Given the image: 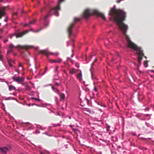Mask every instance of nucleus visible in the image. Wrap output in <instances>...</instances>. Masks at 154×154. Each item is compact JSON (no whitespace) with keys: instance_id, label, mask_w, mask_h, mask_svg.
Instances as JSON below:
<instances>
[{"instance_id":"13d9d810","label":"nucleus","mask_w":154,"mask_h":154,"mask_svg":"<svg viewBox=\"0 0 154 154\" xmlns=\"http://www.w3.org/2000/svg\"><path fill=\"white\" fill-rule=\"evenodd\" d=\"M120 2V1H119L118 2Z\"/></svg>"},{"instance_id":"a18cd8bd","label":"nucleus","mask_w":154,"mask_h":154,"mask_svg":"<svg viewBox=\"0 0 154 154\" xmlns=\"http://www.w3.org/2000/svg\"><path fill=\"white\" fill-rule=\"evenodd\" d=\"M46 71H45L43 73V74H45V73Z\"/></svg>"},{"instance_id":"e2e57ef3","label":"nucleus","mask_w":154,"mask_h":154,"mask_svg":"<svg viewBox=\"0 0 154 154\" xmlns=\"http://www.w3.org/2000/svg\"><path fill=\"white\" fill-rule=\"evenodd\" d=\"M23 154V153H21V154Z\"/></svg>"},{"instance_id":"20e7f679","label":"nucleus","mask_w":154,"mask_h":154,"mask_svg":"<svg viewBox=\"0 0 154 154\" xmlns=\"http://www.w3.org/2000/svg\"><path fill=\"white\" fill-rule=\"evenodd\" d=\"M80 20V18L77 17L75 18L74 19V22L71 23L67 29V32L69 38L72 33V29L73 28L74 25L76 23V22L79 21Z\"/></svg>"},{"instance_id":"680f3d73","label":"nucleus","mask_w":154,"mask_h":154,"mask_svg":"<svg viewBox=\"0 0 154 154\" xmlns=\"http://www.w3.org/2000/svg\"><path fill=\"white\" fill-rule=\"evenodd\" d=\"M1 25V24L0 23V26Z\"/></svg>"},{"instance_id":"6e6552de","label":"nucleus","mask_w":154,"mask_h":154,"mask_svg":"<svg viewBox=\"0 0 154 154\" xmlns=\"http://www.w3.org/2000/svg\"><path fill=\"white\" fill-rule=\"evenodd\" d=\"M93 14L97 15L98 16L100 17L103 20H106L104 14L103 13L99 12L97 10H94L93 11Z\"/></svg>"},{"instance_id":"412c9836","label":"nucleus","mask_w":154,"mask_h":154,"mask_svg":"<svg viewBox=\"0 0 154 154\" xmlns=\"http://www.w3.org/2000/svg\"><path fill=\"white\" fill-rule=\"evenodd\" d=\"M31 99H32V100H36L38 101H41L40 99H38V98H35V97H32L31 98Z\"/></svg>"},{"instance_id":"e433bc0d","label":"nucleus","mask_w":154,"mask_h":154,"mask_svg":"<svg viewBox=\"0 0 154 154\" xmlns=\"http://www.w3.org/2000/svg\"><path fill=\"white\" fill-rule=\"evenodd\" d=\"M45 9V8H44L42 9L41 10V12H42V11Z\"/></svg>"},{"instance_id":"6ab92c4d","label":"nucleus","mask_w":154,"mask_h":154,"mask_svg":"<svg viewBox=\"0 0 154 154\" xmlns=\"http://www.w3.org/2000/svg\"><path fill=\"white\" fill-rule=\"evenodd\" d=\"M49 61L51 63H57V60H55L52 59H49Z\"/></svg>"},{"instance_id":"8fccbe9b","label":"nucleus","mask_w":154,"mask_h":154,"mask_svg":"<svg viewBox=\"0 0 154 154\" xmlns=\"http://www.w3.org/2000/svg\"><path fill=\"white\" fill-rule=\"evenodd\" d=\"M73 54H72V56H71V57H73Z\"/></svg>"},{"instance_id":"4be33fe9","label":"nucleus","mask_w":154,"mask_h":154,"mask_svg":"<svg viewBox=\"0 0 154 154\" xmlns=\"http://www.w3.org/2000/svg\"><path fill=\"white\" fill-rule=\"evenodd\" d=\"M62 61V59H58L57 60V63H60Z\"/></svg>"},{"instance_id":"a19ab883","label":"nucleus","mask_w":154,"mask_h":154,"mask_svg":"<svg viewBox=\"0 0 154 154\" xmlns=\"http://www.w3.org/2000/svg\"><path fill=\"white\" fill-rule=\"evenodd\" d=\"M55 90L57 92H59V91L58 90V89H55Z\"/></svg>"},{"instance_id":"37998d69","label":"nucleus","mask_w":154,"mask_h":154,"mask_svg":"<svg viewBox=\"0 0 154 154\" xmlns=\"http://www.w3.org/2000/svg\"><path fill=\"white\" fill-rule=\"evenodd\" d=\"M38 48V47H36L35 48V49H36V50H37Z\"/></svg>"},{"instance_id":"6e6d98bb","label":"nucleus","mask_w":154,"mask_h":154,"mask_svg":"<svg viewBox=\"0 0 154 154\" xmlns=\"http://www.w3.org/2000/svg\"><path fill=\"white\" fill-rule=\"evenodd\" d=\"M68 59L71 60L70 58H68Z\"/></svg>"},{"instance_id":"4d7b16f0","label":"nucleus","mask_w":154,"mask_h":154,"mask_svg":"<svg viewBox=\"0 0 154 154\" xmlns=\"http://www.w3.org/2000/svg\"><path fill=\"white\" fill-rule=\"evenodd\" d=\"M88 101H89L88 100H87V102H88Z\"/></svg>"},{"instance_id":"f704fd0d","label":"nucleus","mask_w":154,"mask_h":154,"mask_svg":"<svg viewBox=\"0 0 154 154\" xmlns=\"http://www.w3.org/2000/svg\"><path fill=\"white\" fill-rule=\"evenodd\" d=\"M55 85H57V86H59V84L57 82H55Z\"/></svg>"},{"instance_id":"7ed1b4c3","label":"nucleus","mask_w":154,"mask_h":154,"mask_svg":"<svg viewBox=\"0 0 154 154\" xmlns=\"http://www.w3.org/2000/svg\"><path fill=\"white\" fill-rule=\"evenodd\" d=\"M60 4H58L56 7L51 8L50 9V11L44 17V20H46L48 17L52 13H54L56 16H58L59 14L58 11L60 10Z\"/></svg>"},{"instance_id":"c85d7f7f","label":"nucleus","mask_w":154,"mask_h":154,"mask_svg":"<svg viewBox=\"0 0 154 154\" xmlns=\"http://www.w3.org/2000/svg\"><path fill=\"white\" fill-rule=\"evenodd\" d=\"M12 49H11L10 50H9L8 51V54H9V53L12 52Z\"/></svg>"},{"instance_id":"3c124183","label":"nucleus","mask_w":154,"mask_h":154,"mask_svg":"<svg viewBox=\"0 0 154 154\" xmlns=\"http://www.w3.org/2000/svg\"><path fill=\"white\" fill-rule=\"evenodd\" d=\"M0 31H1V32H2V29H0Z\"/></svg>"},{"instance_id":"7c9ffc66","label":"nucleus","mask_w":154,"mask_h":154,"mask_svg":"<svg viewBox=\"0 0 154 154\" xmlns=\"http://www.w3.org/2000/svg\"><path fill=\"white\" fill-rule=\"evenodd\" d=\"M58 68V66H57L56 67V68L55 69V71H56V72L57 71Z\"/></svg>"},{"instance_id":"393cba45","label":"nucleus","mask_w":154,"mask_h":154,"mask_svg":"<svg viewBox=\"0 0 154 154\" xmlns=\"http://www.w3.org/2000/svg\"><path fill=\"white\" fill-rule=\"evenodd\" d=\"M8 63L9 66L11 67H12L13 66H12V64L10 62V61L9 60L8 61Z\"/></svg>"},{"instance_id":"cd10ccee","label":"nucleus","mask_w":154,"mask_h":154,"mask_svg":"<svg viewBox=\"0 0 154 154\" xmlns=\"http://www.w3.org/2000/svg\"><path fill=\"white\" fill-rule=\"evenodd\" d=\"M116 59V58H115L114 57H112V59L111 60V62H113L114 60H115Z\"/></svg>"},{"instance_id":"f8f14e48","label":"nucleus","mask_w":154,"mask_h":154,"mask_svg":"<svg viewBox=\"0 0 154 154\" xmlns=\"http://www.w3.org/2000/svg\"><path fill=\"white\" fill-rule=\"evenodd\" d=\"M76 77L80 82L82 81V74L81 70H80V72L76 75Z\"/></svg>"},{"instance_id":"aec40b11","label":"nucleus","mask_w":154,"mask_h":154,"mask_svg":"<svg viewBox=\"0 0 154 154\" xmlns=\"http://www.w3.org/2000/svg\"><path fill=\"white\" fill-rule=\"evenodd\" d=\"M35 21L36 20L35 19H34L33 20L30 21L29 22V24L30 25L34 24L35 23Z\"/></svg>"},{"instance_id":"473e14b6","label":"nucleus","mask_w":154,"mask_h":154,"mask_svg":"<svg viewBox=\"0 0 154 154\" xmlns=\"http://www.w3.org/2000/svg\"><path fill=\"white\" fill-rule=\"evenodd\" d=\"M30 25V24H29V23L28 24H25L24 25V26H29Z\"/></svg>"},{"instance_id":"0eeeda50","label":"nucleus","mask_w":154,"mask_h":154,"mask_svg":"<svg viewBox=\"0 0 154 154\" xmlns=\"http://www.w3.org/2000/svg\"><path fill=\"white\" fill-rule=\"evenodd\" d=\"M13 80L18 83L23 82L24 80V78L20 77H17L16 75H14L12 78Z\"/></svg>"},{"instance_id":"a211bd4d","label":"nucleus","mask_w":154,"mask_h":154,"mask_svg":"<svg viewBox=\"0 0 154 154\" xmlns=\"http://www.w3.org/2000/svg\"><path fill=\"white\" fill-rule=\"evenodd\" d=\"M25 86L26 87V91L30 90L31 89L30 87L28 85L27 83H26L25 84Z\"/></svg>"},{"instance_id":"423d86ee","label":"nucleus","mask_w":154,"mask_h":154,"mask_svg":"<svg viewBox=\"0 0 154 154\" xmlns=\"http://www.w3.org/2000/svg\"><path fill=\"white\" fill-rule=\"evenodd\" d=\"M29 31L28 30H26L23 31V32L19 33L17 34H14L13 35H11L10 36V38H12L14 36H15L17 38L21 37L26 34Z\"/></svg>"},{"instance_id":"603ef678","label":"nucleus","mask_w":154,"mask_h":154,"mask_svg":"<svg viewBox=\"0 0 154 154\" xmlns=\"http://www.w3.org/2000/svg\"><path fill=\"white\" fill-rule=\"evenodd\" d=\"M7 41H8L7 40V39L6 40V41H5V42H7Z\"/></svg>"},{"instance_id":"c9c22d12","label":"nucleus","mask_w":154,"mask_h":154,"mask_svg":"<svg viewBox=\"0 0 154 154\" xmlns=\"http://www.w3.org/2000/svg\"><path fill=\"white\" fill-rule=\"evenodd\" d=\"M41 29H40L39 30H37L36 31V32H38L40 31Z\"/></svg>"},{"instance_id":"9d476101","label":"nucleus","mask_w":154,"mask_h":154,"mask_svg":"<svg viewBox=\"0 0 154 154\" xmlns=\"http://www.w3.org/2000/svg\"><path fill=\"white\" fill-rule=\"evenodd\" d=\"M83 15L84 17L85 18H88L91 15L89 10L88 9H86L84 11Z\"/></svg>"},{"instance_id":"2f4dec72","label":"nucleus","mask_w":154,"mask_h":154,"mask_svg":"<svg viewBox=\"0 0 154 154\" xmlns=\"http://www.w3.org/2000/svg\"><path fill=\"white\" fill-rule=\"evenodd\" d=\"M63 71L64 72V73L66 74L67 76H68V74L66 72V71L65 70H64Z\"/></svg>"},{"instance_id":"f257e3e1","label":"nucleus","mask_w":154,"mask_h":154,"mask_svg":"<svg viewBox=\"0 0 154 154\" xmlns=\"http://www.w3.org/2000/svg\"><path fill=\"white\" fill-rule=\"evenodd\" d=\"M109 14L113 16L114 21L116 23L119 28L123 32L124 35L126 36L125 38H129L126 35L128 26L123 23L125 19L126 13L122 10L113 8L110 9Z\"/></svg>"},{"instance_id":"2eb2a0df","label":"nucleus","mask_w":154,"mask_h":154,"mask_svg":"<svg viewBox=\"0 0 154 154\" xmlns=\"http://www.w3.org/2000/svg\"><path fill=\"white\" fill-rule=\"evenodd\" d=\"M85 110L88 112L89 113L91 114H94V112L93 111L89 109L88 108H85Z\"/></svg>"},{"instance_id":"09e8293b","label":"nucleus","mask_w":154,"mask_h":154,"mask_svg":"<svg viewBox=\"0 0 154 154\" xmlns=\"http://www.w3.org/2000/svg\"><path fill=\"white\" fill-rule=\"evenodd\" d=\"M31 105L30 104H29L28 105V106H30Z\"/></svg>"},{"instance_id":"bf43d9fd","label":"nucleus","mask_w":154,"mask_h":154,"mask_svg":"<svg viewBox=\"0 0 154 154\" xmlns=\"http://www.w3.org/2000/svg\"><path fill=\"white\" fill-rule=\"evenodd\" d=\"M69 118L70 119H71L70 117H69Z\"/></svg>"},{"instance_id":"f3484780","label":"nucleus","mask_w":154,"mask_h":154,"mask_svg":"<svg viewBox=\"0 0 154 154\" xmlns=\"http://www.w3.org/2000/svg\"><path fill=\"white\" fill-rule=\"evenodd\" d=\"M13 90H16V88L15 87L12 85H10L9 86V90L10 91H11Z\"/></svg>"},{"instance_id":"72a5a7b5","label":"nucleus","mask_w":154,"mask_h":154,"mask_svg":"<svg viewBox=\"0 0 154 154\" xmlns=\"http://www.w3.org/2000/svg\"><path fill=\"white\" fill-rule=\"evenodd\" d=\"M19 66L22 67V64L21 63H19Z\"/></svg>"},{"instance_id":"9b49d317","label":"nucleus","mask_w":154,"mask_h":154,"mask_svg":"<svg viewBox=\"0 0 154 154\" xmlns=\"http://www.w3.org/2000/svg\"><path fill=\"white\" fill-rule=\"evenodd\" d=\"M19 47L21 49H25L26 50H27L33 47L32 46L28 45H19Z\"/></svg>"},{"instance_id":"4468645a","label":"nucleus","mask_w":154,"mask_h":154,"mask_svg":"<svg viewBox=\"0 0 154 154\" xmlns=\"http://www.w3.org/2000/svg\"><path fill=\"white\" fill-rule=\"evenodd\" d=\"M69 73L71 74H73L74 73H75L78 71V70H76L74 68H72L71 69H69Z\"/></svg>"},{"instance_id":"1a4fd4ad","label":"nucleus","mask_w":154,"mask_h":154,"mask_svg":"<svg viewBox=\"0 0 154 154\" xmlns=\"http://www.w3.org/2000/svg\"><path fill=\"white\" fill-rule=\"evenodd\" d=\"M5 9L6 7H0V19H1L2 17L5 16L6 14Z\"/></svg>"},{"instance_id":"ddd939ff","label":"nucleus","mask_w":154,"mask_h":154,"mask_svg":"<svg viewBox=\"0 0 154 154\" xmlns=\"http://www.w3.org/2000/svg\"><path fill=\"white\" fill-rule=\"evenodd\" d=\"M8 149L7 147H0V151L3 153L6 154L7 151H8Z\"/></svg>"},{"instance_id":"ea45409f","label":"nucleus","mask_w":154,"mask_h":154,"mask_svg":"<svg viewBox=\"0 0 154 154\" xmlns=\"http://www.w3.org/2000/svg\"><path fill=\"white\" fill-rule=\"evenodd\" d=\"M52 89L53 90H54V89L55 90V89H56L53 86H52Z\"/></svg>"},{"instance_id":"4c0bfd02","label":"nucleus","mask_w":154,"mask_h":154,"mask_svg":"<svg viewBox=\"0 0 154 154\" xmlns=\"http://www.w3.org/2000/svg\"><path fill=\"white\" fill-rule=\"evenodd\" d=\"M93 73L92 72H91V77L92 78H93Z\"/></svg>"},{"instance_id":"c756f323","label":"nucleus","mask_w":154,"mask_h":154,"mask_svg":"<svg viewBox=\"0 0 154 154\" xmlns=\"http://www.w3.org/2000/svg\"><path fill=\"white\" fill-rule=\"evenodd\" d=\"M17 13L15 12V13H13L12 15H13V16L14 15H17Z\"/></svg>"},{"instance_id":"58836bf2","label":"nucleus","mask_w":154,"mask_h":154,"mask_svg":"<svg viewBox=\"0 0 154 154\" xmlns=\"http://www.w3.org/2000/svg\"><path fill=\"white\" fill-rule=\"evenodd\" d=\"M59 0V2H61L63 1L64 0Z\"/></svg>"},{"instance_id":"39448f33","label":"nucleus","mask_w":154,"mask_h":154,"mask_svg":"<svg viewBox=\"0 0 154 154\" xmlns=\"http://www.w3.org/2000/svg\"><path fill=\"white\" fill-rule=\"evenodd\" d=\"M39 52L41 54H45L47 57H48L50 54L55 55L56 56H57L59 54L58 53H56L55 54H53L50 52L48 51V49L41 50L39 51Z\"/></svg>"},{"instance_id":"de8ad7c7","label":"nucleus","mask_w":154,"mask_h":154,"mask_svg":"<svg viewBox=\"0 0 154 154\" xmlns=\"http://www.w3.org/2000/svg\"><path fill=\"white\" fill-rule=\"evenodd\" d=\"M13 94L14 95H16V94L15 93H14Z\"/></svg>"},{"instance_id":"a878e982","label":"nucleus","mask_w":154,"mask_h":154,"mask_svg":"<svg viewBox=\"0 0 154 154\" xmlns=\"http://www.w3.org/2000/svg\"><path fill=\"white\" fill-rule=\"evenodd\" d=\"M0 60L1 61H2L3 60V57L1 55H0Z\"/></svg>"},{"instance_id":"79ce46f5","label":"nucleus","mask_w":154,"mask_h":154,"mask_svg":"<svg viewBox=\"0 0 154 154\" xmlns=\"http://www.w3.org/2000/svg\"><path fill=\"white\" fill-rule=\"evenodd\" d=\"M47 70V67H46L45 69V71H46V70Z\"/></svg>"},{"instance_id":"864d4df0","label":"nucleus","mask_w":154,"mask_h":154,"mask_svg":"<svg viewBox=\"0 0 154 154\" xmlns=\"http://www.w3.org/2000/svg\"><path fill=\"white\" fill-rule=\"evenodd\" d=\"M5 21L6 22L7 21V19H6L5 20Z\"/></svg>"},{"instance_id":"f03ea898","label":"nucleus","mask_w":154,"mask_h":154,"mask_svg":"<svg viewBox=\"0 0 154 154\" xmlns=\"http://www.w3.org/2000/svg\"><path fill=\"white\" fill-rule=\"evenodd\" d=\"M126 42L128 47L138 52V63H140L143 59V57L144 56L143 50H141L140 47L137 46L130 39H127Z\"/></svg>"},{"instance_id":"b1692460","label":"nucleus","mask_w":154,"mask_h":154,"mask_svg":"<svg viewBox=\"0 0 154 154\" xmlns=\"http://www.w3.org/2000/svg\"><path fill=\"white\" fill-rule=\"evenodd\" d=\"M93 90L95 91V92H97V89L96 88V87L95 86L94 87Z\"/></svg>"},{"instance_id":"052dcab7","label":"nucleus","mask_w":154,"mask_h":154,"mask_svg":"<svg viewBox=\"0 0 154 154\" xmlns=\"http://www.w3.org/2000/svg\"><path fill=\"white\" fill-rule=\"evenodd\" d=\"M34 104H33L32 105L33 106Z\"/></svg>"},{"instance_id":"bb28decb","label":"nucleus","mask_w":154,"mask_h":154,"mask_svg":"<svg viewBox=\"0 0 154 154\" xmlns=\"http://www.w3.org/2000/svg\"><path fill=\"white\" fill-rule=\"evenodd\" d=\"M14 47V46L12 44H10V48L11 49H12Z\"/></svg>"},{"instance_id":"49530a36","label":"nucleus","mask_w":154,"mask_h":154,"mask_svg":"<svg viewBox=\"0 0 154 154\" xmlns=\"http://www.w3.org/2000/svg\"><path fill=\"white\" fill-rule=\"evenodd\" d=\"M4 0H0V2H3Z\"/></svg>"},{"instance_id":"5701e85b","label":"nucleus","mask_w":154,"mask_h":154,"mask_svg":"<svg viewBox=\"0 0 154 154\" xmlns=\"http://www.w3.org/2000/svg\"><path fill=\"white\" fill-rule=\"evenodd\" d=\"M97 61V59H96L94 60V62L91 64V67H92L94 65V63L95 62H96Z\"/></svg>"},{"instance_id":"dca6fc26","label":"nucleus","mask_w":154,"mask_h":154,"mask_svg":"<svg viewBox=\"0 0 154 154\" xmlns=\"http://www.w3.org/2000/svg\"><path fill=\"white\" fill-rule=\"evenodd\" d=\"M61 100H64L65 98V95L64 94L61 93L60 95Z\"/></svg>"},{"instance_id":"c03bdc74","label":"nucleus","mask_w":154,"mask_h":154,"mask_svg":"<svg viewBox=\"0 0 154 154\" xmlns=\"http://www.w3.org/2000/svg\"><path fill=\"white\" fill-rule=\"evenodd\" d=\"M76 66L77 67H79V65H77V64H76Z\"/></svg>"},{"instance_id":"5fc2aeb1","label":"nucleus","mask_w":154,"mask_h":154,"mask_svg":"<svg viewBox=\"0 0 154 154\" xmlns=\"http://www.w3.org/2000/svg\"><path fill=\"white\" fill-rule=\"evenodd\" d=\"M41 154H44V153H41Z\"/></svg>"}]
</instances>
